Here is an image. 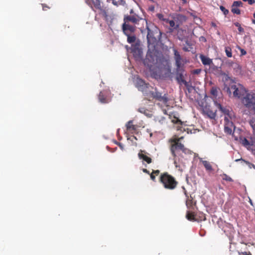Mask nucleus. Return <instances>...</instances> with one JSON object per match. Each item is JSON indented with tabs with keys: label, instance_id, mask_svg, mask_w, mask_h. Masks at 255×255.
Instances as JSON below:
<instances>
[{
	"label": "nucleus",
	"instance_id": "nucleus-15",
	"mask_svg": "<svg viewBox=\"0 0 255 255\" xmlns=\"http://www.w3.org/2000/svg\"><path fill=\"white\" fill-rule=\"evenodd\" d=\"M172 121L173 123L178 125V126L176 127L177 130H180L181 131L185 130V129H183V128L182 127L183 125V122L180 120H179V119H176L173 120Z\"/></svg>",
	"mask_w": 255,
	"mask_h": 255
},
{
	"label": "nucleus",
	"instance_id": "nucleus-55",
	"mask_svg": "<svg viewBox=\"0 0 255 255\" xmlns=\"http://www.w3.org/2000/svg\"><path fill=\"white\" fill-rule=\"evenodd\" d=\"M132 12H133V10L131 9V10H130V13H132Z\"/></svg>",
	"mask_w": 255,
	"mask_h": 255
},
{
	"label": "nucleus",
	"instance_id": "nucleus-40",
	"mask_svg": "<svg viewBox=\"0 0 255 255\" xmlns=\"http://www.w3.org/2000/svg\"><path fill=\"white\" fill-rule=\"evenodd\" d=\"M250 125L254 130H255V120H252L250 121Z\"/></svg>",
	"mask_w": 255,
	"mask_h": 255
},
{
	"label": "nucleus",
	"instance_id": "nucleus-8",
	"mask_svg": "<svg viewBox=\"0 0 255 255\" xmlns=\"http://www.w3.org/2000/svg\"><path fill=\"white\" fill-rule=\"evenodd\" d=\"M151 98L162 102L164 104H166L168 101L167 94H164V95H162V93L158 92L156 89H155V91L150 90V91L149 92L147 98Z\"/></svg>",
	"mask_w": 255,
	"mask_h": 255
},
{
	"label": "nucleus",
	"instance_id": "nucleus-48",
	"mask_svg": "<svg viewBox=\"0 0 255 255\" xmlns=\"http://www.w3.org/2000/svg\"><path fill=\"white\" fill-rule=\"evenodd\" d=\"M248 1L249 4H250L251 5L254 4L255 2V0H248Z\"/></svg>",
	"mask_w": 255,
	"mask_h": 255
},
{
	"label": "nucleus",
	"instance_id": "nucleus-49",
	"mask_svg": "<svg viewBox=\"0 0 255 255\" xmlns=\"http://www.w3.org/2000/svg\"><path fill=\"white\" fill-rule=\"evenodd\" d=\"M142 171L144 172V173H147V174H149L150 173H149V171L148 170H147L146 169H145V168H143L142 169Z\"/></svg>",
	"mask_w": 255,
	"mask_h": 255
},
{
	"label": "nucleus",
	"instance_id": "nucleus-54",
	"mask_svg": "<svg viewBox=\"0 0 255 255\" xmlns=\"http://www.w3.org/2000/svg\"><path fill=\"white\" fill-rule=\"evenodd\" d=\"M133 137L135 139H137L135 136H133Z\"/></svg>",
	"mask_w": 255,
	"mask_h": 255
},
{
	"label": "nucleus",
	"instance_id": "nucleus-41",
	"mask_svg": "<svg viewBox=\"0 0 255 255\" xmlns=\"http://www.w3.org/2000/svg\"><path fill=\"white\" fill-rule=\"evenodd\" d=\"M41 5H42V9L43 10H46L47 9H49L50 8V7L48 6V5H47L46 4L42 3V4H41Z\"/></svg>",
	"mask_w": 255,
	"mask_h": 255
},
{
	"label": "nucleus",
	"instance_id": "nucleus-23",
	"mask_svg": "<svg viewBox=\"0 0 255 255\" xmlns=\"http://www.w3.org/2000/svg\"><path fill=\"white\" fill-rule=\"evenodd\" d=\"M232 122H230L229 121H228V123L226 124L224 128L225 132H226L228 134H231L232 130V128H230L229 126L230 125H232Z\"/></svg>",
	"mask_w": 255,
	"mask_h": 255
},
{
	"label": "nucleus",
	"instance_id": "nucleus-17",
	"mask_svg": "<svg viewBox=\"0 0 255 255\" xmlns=\"http://www.w3.org/2000/svg\"><path fill=\"white\" fill-rule=\"evenodd\" d=\"M211 69L213 70V71H215V74H220L222 75V70L221 68L220 67H218L215 66L213 63L212 62V64L210 66Z\"/></svg>",
	"mask_w": 255,
	"mask_h": 255
},
{
	"label": "nucleus",
	"instance_id": "nucleus-52",
	"mask_svg": "<svg viewBox=\"0 0 255 255\" xmlns=\"http://www.w3.org/2000/svg\"><path fill=\"white\" fill-rule=\"evenodd\" d=\"M252 22H253L254 24H255V19H253V20H252Z\"/></svg>",
	"mask_w": 255,
	"mask_h": 255
},
{
	"label": "nucleus",
	"instance_id": "nucleus-21",
	"mask_svg": "<svg viewBox=\"0 0 255 255\" xmlns=\"http://www.w3.org/2000/svg\"><path fill=\"white\" fill-rule=\"evenodd\" d=\"M185 43H186V45H187V46H184L183 48V50L184 51H186V52L190 51L191 50V49H193V47H192L193 44L190 41H189V40H188L187 39L185 41Z\"/></svg>",
	"mask_w": 255,
	"mask_h": 255
},
{
	"label": "nucleus",
	"instance_id": "nucleus-18",
	"mask_svg": "<svg viewBox=\"0 0 255 255\" xmlns=\"http://www.w3.org/2000/svg\"><path fill=\"white\" fill-rule=\"evenodd\" d=\"M186 218L190 221H195L196 219H195V215L194 212H191L190 211H187L186 215Z\"/></svg>",
	"mask_w": 255,
	"mask_h": 255
},
{
	"label": "nucleus",
	"instance_id": "nucleus-10",
	"mask_svg": "<svg viewBox=\"0 0 255 255\" xmlns=\"http://www.w3.org/2000/svg\"><path fill=\"white\" fill-rule=\"evenodd\" d=\"M152 89L153 88L149 86V84L148 83H146L145 82H144V85L142 86L139 87L138 89V90L141 91L144 95V96L147 97V95L149 93V92L150 91L151 89Z\"/></svg>",
	"mask_w": 255,
	"mask_h": 255
},
{
	"label": "nucleus",
	"instance_id": "nucleus-5",
	"mask_svg": "<svg viewBox=\"0 0 255 255\" xmlns=\"http://www.w3.org/2000/svg\"><path fill=\"white\" fill-rule=\"evenodd\" d=\"M159 181L166 189L170 190L174 189L178 183L175 178L167 172H164L160 175Z\"/></svg>",
	"mask_w": 255,
	"mask_h": 255
},
{
	"label": "nucleus",
	"instance_id": "nucleus-29",
	"mask_svg": "<svg viewBox=\"0 0 255 255\" xmlns=\"http://www.w3.org/2000/svg\"><path fill=\"white\" fill-rule=\"evenodd\" d=\"M225 52L228 57H231L232 56V49L230 47H226Z\"/></svg>",
	"mask_w": 255,
	"mask_h": 255
},
{
	"label": "nucleus",
	"instance_id": "nucleus-46",
	"mask_svg": "<svg viewBox=\"0 0 255 255\" xmlns=\"http://www.w3.org/2000/svg\"><path fill=\"white\" fill-rule=\"evenodd\" d=\"M112 1V3L115 5H118V2L117 1H116V0H107V1Z\"/></svg>",
	"mask_w": 255,
	"mask_h": 255
},
{
	"label": "nucleus",
	"instance_id": "nucleus-4",
	"mask_svg": "<svg viewBox=\"0 0 255 255\" xmlns=\"http://www.w3.org/2000/svg\"><path fill=\"white\" fill-rule=\"evenodd\" d=\"M169 142L170 144V150L172 155L174 157H176V153L179 151H181L182 152L185 153H187L189 151V150L186 148L182 143L179 142V139L170 138L169 139Z\"/></svg>",
	"mask_w": 255,
	"mask_h": 255
},
{
	"label": "nucleus",
	"instance_id": "nucleus-56",
	"mask_svg": "<svg viewBox=\"0 0 255 255\" xmlns=\"http://www.w3.org/2000/svg\"><path fill=\"white\" fill-rule=\"evenodd\" d=\"M190 196L191 198H192L191 194H190Z\"/></svg>",
	"mask_w": 255,
	"mask_h": 255
},
{
	"label": "nucleus",
	"instance_id": "nucleus-50",
	"mask_svg": "<svg viewBox=\"0 0 255 255\" xmlns=\"http://www.w3.org/2000/svg\"><path fill=\"white\" fill-rule=\"evenodd\" d=\"M172 138H176V139H179V142L183 138V136H181L180 137H177L176 136L173 137Z\"/></svg>",
	"mask_w": 255,
	"mask_h": 255
},
{
	"label": "nucleus",
	"instance_id": "nucleus-32",
	"mask_svg": "<svg viewBox=\"0 0 255 255\" xmlns=\"http://www.w3.org/2000/svg\"><path fill=\"white\" fill-rule=\"evenodd\" d=\"M210 93L212 95L214 96H217L218 94L217 88L215 87H213L211 89Z\"/></svg>",
	"mask_w": 255,
	"mask_h": 255
},
{
	"label": "nucleus",
	"instance_id": "nucleus-7",
	"mask_svg": "<svg viewBox=\"0 0 255 255\" xmlns=\"http://www.w3.org/2000/svg\"><path fill=\"white\" fill-rule=\"evenodd\" d=\"M242 104L248 109L255 112V93H246L241 98Z\"/></svg>",
	"mask_w": 255,
	"mask_h": 255
},
{
	"label": "nucleus",
	"instance_id": "nucleus-30",
	"mask_svg": "<svg viewBox=\"0 0 255 255\" xmlns=\"http://www.w3.org/2000/svg\"><path fill=\"white\" fill-rule=\"evenodd\" d=\"M185 194L186 196L187 197V201H186V205L187 206L188 205H191L193 204V201H192L193 199H190L189 198V193L185 192Z\"/></svg>",
	"mask_w": 255,
	"mask_h": 255
},
{
	"label": "nucleus",
	"instance_id": "nucleus-2",
	"mask_svg": "<svg viewBox=\"0 0 255 255\" xmlns=\"http://www.w3.org/2000/svg\"><path fill=\"white\" fill-rule=\"evenodd\" d=\"M122 29L125 34H128V31H134L137 27L141 29L144 24H147L146 20L140 17L137 14L125 15L124 18Z\"/></svg>",
	"mask_w": 255,
	"mask_h": 255
},
{
	"label": "nucleus",
	"instance_id": "nucleus-26",
	"mask_svg": "<svg viewBox=\"0 0 255 255\" xmlns=\"http://www.w3.org/2000/svg\"><path fill=\"white\" fill-rule=\"evenodd\" d=\"M206 114L209 118L211 119H214L216 116V114L215 112H214L210 110L206 111Z\"/></svg>",
	"mask_w": 255,
	"mask_h": 255
},
{
	"label": "nucleus",
	"instance_id": "nucleus-38",
	"mask_svg": "<svg viewBox=\"0 0 255 255\" xmlns=\"http://www.w3.org/2000/svg\"><path fill=\"white\" fill-rule=\"evenodd\" d=\"M234 25L238 27V30L240 32H242L244 31V29L242 27L240 23L238 22H235Z\"/></svg>",
	"mask_w": 255,
	"mask_h": 255
},
{
	"label": "nucleus",
	"instance_id": "nucleus-25",
	"mask_svg": "<svg viewBox=\"0 0 255 255\" xmlns=\"http://www.w3.org/2000/svg\"><path fill=\"white\" fill-rule=\"evenodd\" d=\"M144 81L140 78H136L135 80V86L138 89L141 86H142L143 85H144Z\"/></svg>",
	"mask_w": 255,
	"mask_h": 255
},
{
	"label": "nucleus",
	"instance_id": "nucleus-34",
	"mask_svg": "<svg viewBox=\"0 0 255 255\" xmlns=\"http://www.w3.org/2000/svg\"><path fill=\"white\" fill-rule=\"evenodd\" d=\"M242 143L243 145L245 146H250L252 144L250 143L249 141L246 138H244L242 140Z\"/></svg>",
	"mask_w": 255,
	"mask_h": 255
},
{
	"label": "nucleus",
	"instance_id": "nucleus-42",
	"mask_svg": "<svg viewBox=\"0 0 255 255\" xmlns=\"http://www.w3.org/2000/svg\"><path fill=\"white\" fill-rule=\"evenodd\" d=\"M239 255H252V254L250 252H244L240 253Z\"/></svg>",
	"mask_w": 255,
	"mask_h": 255
},
{
	"label": "nucleus",
	"instance_id": "nucleus-37",
	"mask_svg": "<svg viewBox=\"0 0 255 255\" xmlns=\"http://www.w3.org/2000/svg\"><path fill=\"white\" fill-rule=\"evenodd\" d=\"M231 11L233 13H236L237 14H240L241 13L240 10L237 7H232Z\"/></svg>",
	"mask_w": 255,
	"mask_h": 255
},
{
	"label": "nucleus",
	"instance_id": "nucleus-3",
	"mask_svg": "<svg viewBox=\"0 0 255 255\" xmlns=\"http://www.w3.org/2000/svg\"><path fill=\"white\" fill-rule=\"evenodd\" d=\"M174 58L175 61V66L176 67L175 70L176 80L180 84H183L185 86L188 87L189 86L188 83L184 79V60L182 58L179 52L175 49L173 48Z\"/></svg>",
	"mask_w": 255,
	"mask_h": 255
},
{
	"label": "nucleus",
	"instance_id": "nucleus-12",
	"mask_svg": "<svg viewBox=\"0 0 255 255\" xmlns=\"http://www.w3.org/2000/svg\"><path fill=\"white\" fill-rule=\"evenodd\" d=\"M199 58H200L202 64L204 65L210 66L212 64L213 61H212V59H210V58H209L203 54H201L199 56Z\"/></svg>",
	"mask_w": 255,
	"mask_h": 255
},
{
	"label": "nucleus",
	"instance_id": "nucleus-31",
	"mask_svg": "<svg viewBox=\"0 0 255 255\" xmlns=\"http://www.w3.org/2000/svg\"><path fill=\"white\" fill-rule=\"evenodd\" d=\"M93 4L96 8L99 9H101V5L99 0H95V1H93Z\"/></svg>",
	"mask_w": 255,
	"mask_h": 255
},
{
	"label": "nucleus",
	"instance_id": "nucleus-33",
	"mask_svg": "<svg viewBox=\"0 0 255 255\" xmlns=\"http://www.w3.org/2000/svg\"><path fill=\"white\" fill-rule=\"evenodd\" d=\"M222 179L224 180H226V181H229V182L233 181V179H232V178L226 174H223Z\"/></svg>",
	"mask_w": 255,
	"mask_h": 255
},
{
	"label": "nucleus",
	"instance_id": "nucleus-27",
	"mask_svg": "<svg viewBox=\"0 0 255 255\" xmlns=\"http://www.w3.org/2000/svg\"><path fill=\"white\" fill-rule=\"evenodd\" d=\"M175 18L180 20L181 22L185 21L186 20V17L181 14H177Z\"/></svg>",
	"mask_w": 255,
	"mask_h": 255
},
{
	"label": "nucleus",
	"instance_id": "nucleus-28",
	"mask_svg": "<svg viewBox=\"0 0 255 255\" xmlns=\"http://www.w3.org/2000/svg\"><path fill=\"white\" fill-rule=\"evenodd\" d=\"M132 52H133V54L135 56V54H137L138 55V57H140L141 56V54L142 53V51L141 50L137 48H135L134 49H133L132 50Z\"/></svg>",
	"mask_w": 255,
	"mask_h": 255
},
{
	"label": "nucleus",
	"instance_id": "nucleus-36",
	"mask_svg": "<svg viewBox=\"0 0 255 255\" xmlns=\"http://www.w3.org/2000/svg\"><path fill=\"white\" fill-rule=\"evenodd\" d=\"M242 5H243V2L241 1H235L233 2L232 7L242 6Z\"/></svg>",
	"mask_w": 255,
	"mask_h": 255
},
{
	"label": "nucleus",
	"instance_id": "nucleus-44",
	"mask_svg": "<svg viewBox=\"0 0 255 255\" xmlns=\"http://www.w3.org/2000/svg\"><path fill=\"white\" fill-rule=\"evenodd\" d=\"M241 54L242 55H245L247 54V52L245 50L240 48Z\"/></svg>",
	"mask_w": 255,
	"mask_h": 255
},
{
	"label": "nucleus",
	"instance_id": "nucleus-9",
	"mask_svg": "<svg viewBox=\"0 0 255 255\" xmlns=\"http://www.w3.org/2000/svg\"><path fill=\"white\" fill-rule=\"evenodd\" d=\"M218 107L220 110L222 111V112L226 116L225 117V121H229L227 116L229 117L230 118H231L232 116V113L231 110H230V109L223 107L221 106V104L218 105Z\"/></svg>",
	"mask_w": 255,
	"mask_h": 255
},
{
	"label": "nucleus",
	"instance_id": "nucleus-35",
	"mask_svg": "<svg viewBox=\"0 0 255 255\" xmlns=\"http://www.w3.org/2000/svg\"><path fill=\"white\" fill-rule=\"evenodd\" d=\"M165 120V118L163 117L160 116V117H157L156 118L155 121L156 122H158L160 124H163Z\"/></svg>",
	"mask_w": 255,
	"mask_h": 255
},
{
	"label": "nucleus",
	"instance_id": "nucleus-43",
	"mask_svg": "<svg viewBox=\"0 0 255 255\" xmlns=\"http://www.w3.org/2000/svg\"><path fill=\"white\" fill-rule=\"evenodd\" d=\"M201 69H197L194 70L193 71V73L194 74H199L201 72Z\"/></svg>",
	"mask_w": 255,
	"mask_h": 255
},
{
	"label": "nucleus",
	"instance_id": "nucleus-19",
	"mask_svg": "<svg viewBox=\"0 0 255 255\" xmlns=\"http://www.w3.org/2000/svg\"><path fill=\"white\" fill-rule=\"evenodd\" d=\"M98 99L99 101L102 103H107L109 102L108 99H107L102 92L99 93Z\"/></svg>",
	"mask_w": 255,
	"mask_h": 255
},
{
	"label": "nucleus",
	"instance_id": "nucleus-1",
	"mask_svg": "<svg viewBox=\"0 0 255 255\" xmlns=\"http://www.w3.org/2000/svg\"><path fill=\"white\" fill-rule=\"evenodd\" d=\"M146 26L148 49L143 63L150 70L157 68L161 74H169L171 73V67L168 59L155 48L160 40L162 33L154 24Z\"/></svg>",
	"mask_w": 255,
	"mask_h": 255
},
{
	"label": "nucleus",
	"instance_id": "nucleus-24",
	"mask_svg": "<svg viewBox=\"0 0 255 255\" xmlns=\"http://www.w3.org/2000/svg\"><path fill=\"white\" fill-rule=\"evenodd\" d=\"M156 16L158 17V18L161 20L164 23L167 24L168 21V18L167 17H165L164 15H163L161 13H157L156 14Z\"/></svg>",
	"mask_w": 255,
	"mask_h": 255
},
{
	"label": "nucleus",
	"instance_id": "nucleus-45",
	"mask_svg": "<svg viewBox=\"0 0 255 255\" xmlns=\"http://www.w3.org/2000/svg\"><path fill=\"white\" fill-rule=\"evenodd\" d=\"M150 178L152 180L155 181V176L154 175V174L153 173H151V174H150Z\"/></svg>",
	"mask_w": 255,
	"mask_h": 255
},
{
	"label": "nucleus",
	"instance_id": "nucleus-6",
	"mask_svg": "<svg viewBox=\"0 0 255 255\" xmlns=\"http://www.w3.org/2000/svg\"><path fill=\"white\" fill-rule=\"evenodd\" d=\"M227 92L230 97L233 95V97L238 99L242 98L246 94L245 89L240 85H237L233 83L227 88Z\"/></svg>",
	"mask_w": 255,
	"mask_h": 255
},
{
	"label": "nucleus",
	"instance_id": "nucleus-51",
	"mask_svg": "<svg viewBox=\"0 0 255 255\" xmlns=\"http://www.w3.org/2000/svg\"><path fill=\"white\" fill-rule=\"evenodd\" d=\"M118 145L121 148H123V146L121 143H119Z\"/></svg>",
	"mask_w": 255,
	"mask_h": 255
},
{
	"label": "nucleus",
	"instance_id": "nucleus-14",
	"mask_svg": "<svg viewBox=\"0 0 255 255\" xmlns=\"http://www.w3.org/2000/svg\"><path fill=\"white\" fill-rule=\"evenodd\" d=\"M142 152L143 151L141 150L140 152L138 153V155L139 158L145 161L148 164L150 163L152 161L151 158L147 156V155L143 154Z\"/></svg>",
	"mask_w": 255,
	"mask_h": 255
},
{
	"label": "nucleus",
	"instance_id": "nucleus-39",
	"mask_svg": "<svg viewBox=\"0 0 255 255\" xmlns=\"http://www.w3.org/2000/svg\"><path fill=\"white\" fill-rule=\"evenodd\" d=\"M220 8L225 15L228 14L229 10L223 6H220Z\"/></svg>",
	"mask_w": 255,
	"mask_h": 255
},
{
	"label": "nucleus",
	"instance_id": "nucleus-13",
	"mask_svg": "<svg viewBox=\"0 0 255 255\" xmlns=\"http://www.w3.org/2000/svg\"><path fill=\"white\" fill-rule=\"evenodd\" d=\"M138 112L139 113L144 114L148 118H151L152 116V114L151 111L147 110V109L144 107H141L138 108Z\"/></svg>",
	"mask_w": 255,
	"mask_h": 255
},
{
	"label": "nucleus",
	"instance_id": "nucleus-47",
	"mask_svg": "<svg viewBox=\"0 0 255 255\" xmlns=\"http://www.w3.org/2000/svg\"><path fill=\"white\" fill-rule=\"evenodd\" d=\"M160 171L159 170H153L152 172L154 174H155V175H158Z\"/></svg>",
	"mask_w": 255,
	"mask_h": 255
},
{
	"label": "nucleus",
	"instance_id": "nucleus-22",
	"mask_svg": "<svg viewBox=\"0 0 255 255\" xmlns=\"http://www.w3.org/2000/svg\"><path fill=\"white\" fill-rule=\"evenodd\" d=\"M134 31H128V34H126L128 36L127 41L129 43H132L135 42L136 37L134 35L130 36V34Z\"/></svg>",
	"mask_w": 255,
	"mask_h": 255
},
{
	"label": "nucleus",
	"instance_id": "nucleus-11",
	"mask_svg": "<svg viewBox=\"0 0 255 255\" xmlns=\"http://www.w3.org/2000/svg\"><path fill=\"white\" fill-rule=\"evenodd\" d=\"M127 130L130 133H135L137 132V127L133 124L132 121H128L126 124Z\"/></svg>",
	"mask_w": 255,
	"mask_h": 255
},
{
	"label": "nucleus",
	"instance_id": "nucleus-20",
	"mask_svg": "<svg viewBox=\"0 0 255 255\" xmlns=\"http://www.w3.org/2000/svg\"><path fill=\"white\" fill-rule=\"evenodd\" d=\"M202 162L206 170L209 171H211L213 170L212 166L210 162L207 160H203L202 161Z\"/></svg>",
	"mask_w": 255,
	"mask_h": 255
},
{
	"label": "nucleus",
	"instance_id": "nucleus-53",
	"mask_svg": "<svg viewBox=\"0 0 255 255\" xmlns=\"http://www.w3.org/2000/svg\"><path fill=\"white\" fill-rule=\"evenodd\" d=\"M253 16H254V18H255V12H254V13L253 14Z\"/></svg>",
	"mask_w": 255,
	"mask_h": 255
},
{
	"label": "nucleus",
	"instance_id": "nucleus-16",
	"mask_svg": "<svg viewBox=\"0 0 255 255\" xmlns=\"http://www.w3.org/2000/svg\"><path fill=\"white\" fill-rule=\"evenodd\" d=\"M176 19H175V21L173 20L168 19V23L169 24L170 26L171 27V30L176 29L178 28L180 25V23L178 22H175Z\"/></svg>",
	"mask_w": 255,
	"mask_h": 255
}]
</instances>
